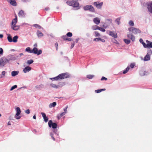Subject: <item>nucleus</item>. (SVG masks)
Masks as SVG:
<instances>
[{"label":"nucleus","instance_id":"nucleus-1","mask_svg":"<svg viewBox=\"0 0 152 152\" xmlns=\"http://www.w3.org/2000/svg\"><path fill=\"white\" fill-rule=\"evenodd\" d=\"M79 0H72L71 1H67L66 3L69 5L72 6L74 7H77L79 5V3L78 2Z\"/></svg>","mask_w":152,"mask_h":152},{"label":"nucleus","instance_id":"nucleus-2","mask_svg":"<svg viewBox=\"0 0 152 152\" xmlns=\"http://www.w3.org/2000/svg\"><path fill=\"white\" fill-rule=\"evenodd\" d=\"M17 21V15H16L15 18L12 20L11 24V28L14 30H17L19 28V26L16 25Z\"/></svg>","mask_w":152,"mask_h":152},{"label":"nucleus","instance_id":"nucleus-3","mask_svg":"<svg viewBox=\"0 0 152 152\" xmlns=\"http://www.w3.org/2000/svg\"><path fill=\"white\" fill-rule=\"evenodd\" d=\"M128 30L130 31H132L134 34H139L141 33V31L138 28L134 27H131L128 28Z\"/></svg>","mask_w":152,"mask_h":152},{"label":"nucleus","instance_id":"nucleus-4","mask_svg":"<svg viewBox=\"0 0 152 152\" xmlns=\"http://www.w3.org/2000/svg\"><path fill=\"white\" fill-rule=\"evenodd\" d=\"M9 61L5 57L1 58L0 60V66H4Z\"/></svg>","mask_w":152,"mask_h":152},{"label":"nucleus","instance_id":"nucleus-5","mask_svg":"<svg viewBox=\"0 0 152 152\" xmlns=\"http://www.w3.org/2000/svg\"><path fill=\"white\" fill-rule=\"evenodd\" d=\"M59 76L60 80L68 78L70 77V75L67 73L60 74L59 75Z\"/></svg>","mask_w":152,"mask_h":152},{"label":"nucleus","instance_id":"nucleus-6","mask_svg":"<svg viewBox=\"0 0 152 152\" xmlns=\"http://www.w3.org/2000/svg\"><path fill=\"white\" fill-rule=\"evenodd\" d=\"M83 8L85 10H88L93 12H95L94 8L92 5H87L84 6Z\"/></svg>","mask_w":152,"mask_h":152},{"label":"nucleus","instance_id":"nucleus-7","mask_svg":"<svg viewBox=\"0 0 152 152\" xmlns=\"http://www.w3.org/2000/svg\"><path fill=\"white\" fill-rule=\"evenodd\" d=\"M16 114L15 116V118L17 119H19L21 118L20 116H19L21 113V111L20 108L18 107L16 109Z\"/></svg>","mask_w":152,"mask_h":152},{"label":"nucleus","instance_id":"nucleus-8","mask_svg":"<svg viewBox=\"0 0 152 152\" xmlns=\"http://www.w3.org/2000/svg\"><path fill=\"white\" fill-rule=\"evenodd\" d=\"M48 124L50 128L52 127L53 129L56 128L57 126V124L55 123H53L52 120H50L49 121Z\"/></svg>","mask_w":152,"mask_h":152},{"label":"nucleus","instance_id":"nucleus-9","mask_svg":"<svg viewBox=\"0 0 152 152\" xmlns=\"http://www.w3.org/2000/svg\"><path fill=\"white\" fill-rule=\"evenodd\" d=\"M32 53L35 54H37V55H39L42 53V51L41 50H39L38 51V49L36 47H34L32 50Z\"/></svg>","mask_w":152,"mask_h":152},{"label":"nucleus","instance_id":"nucleus-10","mask_svg":"<svg viewBox=\"0 0 152 152\" xmlns=\"http://www.w3.org/2000/svg\"><path fill=\"white\" fill-rule=\"evenodd\" d=\"M103 4L102 2L99 1L95 2L94 3V5L95 6L97 9H100L101 8Z\"/></svg>","mask_w":152,"mask_h":152},{"label":"nucleus","instance_id":"nucleus-11","mask_svg":"<svg viewBox=\"0 0 152 152\" xmlns=\"http://www.w3.org/2000/svg\"><path fill=\"white\" fill-rule=\"evenodd\" d=\"M60 83L61 84H60V85L61 86H60L58 85H56V84L53 83L50 84V85L53 88H59L60 87H61V86L65 85V83L64 82Z\"/></svg>","mask_w":152,"mask_h":152},{"label":"nucleus","instance_id":"nucleus-12","mask_svg":"<svg viewBox=\"0 0 152 152\" xmlns=\"http://www.w3.org/2000/svg\"><path fill=\"white\" fill-rule=\"evenodd\" d=\"M108 34L112 37L114 38H117V35L116 33L114 31H109Z\"/></svg>","mask_w":152,"mask_h":152},{"label":"nucleus","instance_id":"nucleus-13","mask_svg":"<svg viewBox=\"0 0 152 152\" xmlns=\"http://www.w3.org/2000/svg\"><path fill=\"white\" fill-rule=\"evenodd\" d=\"M147 5L149 11L152 14V3L151 2L148 3Z\"/></svg>","mask_w":152,"mask_h":152},{"label":"nucleus","instance_id":"nucleus-14","mask_svg":"<svg viewBox=\"0 0 152 152\" xmlns=\"http://www.w3.org/2000/svg\"><path fill=\"white\" fill-rule=\"evenodd\" d=\"M127 37L131 39L132 41L134 42L135 40V37L132 34H127Z\"/></svg>","mask_w":152,"mask_h":152},{"label":"nucleus","instance_id":"nucleus-15","mask_svg":"<svg viewBox=\"0 0 152 152\" xmlns=\"http://www.w3.org/2000/svg\"><path fill=\"white\" fill-rule=\"evenodd\" d=\"M7 1L10 4L13 6H16L17 5L16 2L15 0H7Z\"/></svg>","mask_w":152,"mask_h":152},{"label":"nucleus","instance_id":"nucleus-16","mask_svg":"<svg viewBox=\"0 0 152 152\" xmlns=\"http://www.w3.org/2000/svg\"><path fill=\"white\" fill-rule=\"evenodd\" d=\"M93 21L96 25H98L100 23V20L97 17L94 18Z\"/></svg>","mask_w":152,"mask_h":152},{"label":"nucleus","instance_id":"nucleus-17","mask_svg":"<svg viewBox=\"0 0 152 152\" xmlns=\"http://www.w3.org/2000/svg\"><path fill=\"white\" fill-rule=\"evenodd\" d=\"M31 69V68L29 66H27L24 69H23V72L26 73L27 72H28L30 71Z\"/></svg>","mask_w":152,"mask_h":152},{"label":"nucleus","instance_id":"nucleus-18","mask_svg":"<svg viewBox=\"0 0 152 152\" xmlns=\"http://www.w3.org/2000/svg\"><path fill=\"white\" fill-rule=\"evenodd\" d=\"M24 12L22 10H20L18 13V15L20 17H23L25 16Z\"/></svg>","mask_w":152,"mask_h":152},{"label":"nucleus","instance_id":"nucleus-19","mask_svg":"<svg viewBox=\"0 0 152 152\" xmlns=\"http://www.w3.org/2000/svg\"><path fill=\"white\" fill-rule=\"evenodd\" d=\"M150 56L148 53H147L146 56L144 57V60L145 61H147L150 60Z\"/></svg>","mask_w":152,"mask_h":152},{"label":"nucleus","instance_id":"nucleus-20","mask_svg":"<svg viewBox=\"0 0 152 152\" xmlns=\"http://www.w3.org/2000/svg\"><path fill=\"white\" fill-rule=\"evenodd\" d=\"M145 48H152V43L151 42L149 43H147V44H145V45L144 47Z\"/></svg>","mask_w":152,"mask_h":152},{"label":"nucleus","instance_id":"nucleus-21","mask_svg":"<svg viewBox=\"0 0 152 152\" xmlns=\"http://www.w3.org/2000/svg\"><path fill=\"white\" fill-rule=\"evenodd\" d=\"M18 73V71H13L11 72V75L12 76L14 77L17 75Z\"/></svg>","mask_w":152,"mask_h":152},{"label":"nucleus","instance_id":"nucleus-22","mask_svg":"<svg viewBox=\"0 0 152 152\" xmlns=\"http://www.w3.org/2000/svg\"><path fill=\"white\" fill-rule=\"evenodd\" d=\"M147 72L143 70H141L140 71V74L141 76H144V75H147Z\"/></svg>","mask_w":152,"mask_h":152},{"label":"nucleus","instance_id":"nucleus-23","mask_svg":"<svg viewBox=\"0 0 152 152\" xmlns=\"http://www.w3.org/2000/svg\"><path fill=\"white\" fill-rule=\"evenodd\" d=\"M50 79L52 80H57L60 79L59 77V75L54 77L53 78H50Z\"/></svg>","mask_w":152,"mask_h":152},{"label":"nucleus","instance_id":"nucleus-24","mask_svg":"<svg viewBox=\"0 0 152 152\" xmlns=\"http://www.w3.org/2000/svg\"><path fill=\"white\" fill-rule=\"evenodd\" d=\"M18 37L17 36H15L13 38L12 40V42H17V39H18Z\"/></svg>","mask_w":152,"mask_h":152},{"label":"nucleus","instance_id":"nucleus-25","mask_svg":"<svg viewBox=\"0 0 152 152\" xmlns=\"http://www.w3.org/2000/svg\"><path fill=\"white\" fill-rule=\"evenodd\" d=\"M99 26L97 25L93 26L91 27V28L93 30L99 29Z\"/></svg>","mask_w":152,"mask_h":152},{"label":"nucleus","instance_id":"nucleus-26","mask_svg":"<svg viewBox=\"0 0 152 152\" xmlns=\"http://www.w3.org/2000/svg\"><path fill=\"white\" fill-rule=\"evenodd\" d=\"M7 38L9 42H12V37L10 34H8V36L7 37Z\"/></svg>","mask_w":152,"mask_h":152},{"label":"nucleus","instance_id":"nucleus-27","mask_svg":"<svg viewBox=\"0 0 152 152\" xmlns=\"http://www.w3.org/2000/svg\"><path fill=\"white\" fill-rule=\"evenodd\" d=\"M66 113H65V112H63L62 113H61L59 115H58L57 116V118L58 119H59L60 118L62 117V116L64 115H65Z\"/></svg>","mask_w":152,"mask_h":152},{"label":"nucleus","instance_id":"nucleus-28","mask_svg":"<svg viewBox=\"0 0 152 152\" xmlns=\"http://www.w3.org/2000/svg\"><path fill=\"white\" fill-rule=\"evenodd\" d=\"M56 104V102H54L52 103H50L49 105V107H50L51 108L55 106Z\"/></svg>","mask_w":152,"mask_h":152},{"label":"nucleus","instance_id":"nucleus-29","mask_svg":"<svg viewBox=\"0 0 152 152\" xmlns=\"http://www.w3.org/2000/svg\"><path fill=\"white\" fill-rule=\"evenodd\" d=\"M25 51L26 52H28L29 53H32V50L31 49V48L30 47L27 48L25 50Z\"/></svg>","mask_w":152,"mask_h":152},{"label":"nucleus","instance_id":"nucleus-30","mask_svg":"<svg viewBox=\"0 0 152 152\" xmlns=\"http://www.w3.org/2000/svg\"><path fill=\"white\" fill-rule=\"evenodd\" d=\"M105 90V88L102 89H99V90H96L95 91V92L96 93H99L101 92H102V91H104Z\"/></svg>","mask_w":152,"mask_h":152},{"label":"nucleus","instance_id":"nucleus-31","mask_svg":"<svg viewBox=\"0 0 152 152\" xmlns=\"http://www.w3.org/2000/svg\"><path fill=\"white\" fill-rule=\"evenodd\" d=\"M129 66H127V67L126 68V69L123 72V73L125 74L126 73L128 72V71L129 70Z\"/></svg>","mask_w":152,"mask_h":152},{"label":"nucleus","instance_id":"nucleus-32","mask_svg":"<svg viewBox=\"0 0 152 152\" xmlns=\"http://www.w3.org/2000/svg\"><path fill=\"white\" fill-rule=\"evenodd\" d=\"M124 42L126 44H129L130 42V40L129 39H124Z\"/></svg>","mask_w":152,"mask_h":152},{"label":"nucleus","instance_id":"nucleus-33","mask_svg":"<svg viewBox=\"0 0 152 152\" xmlns=\"http://www.w3.org/2000/svg\"><path fill=\"white\" fill-rule=\"evenodd\" d=\"M37 35L38 37H42L43 36V34L39 31L37 32Z\"/></svg>","mask_w":152,"mask_h":152},{"label":"nucleus","instance_id":"nucleus-34","mask_svg":"<svg viewBox=\"0 0 152 152\" xmlns=\"http://www.w3.org/2000/svg\"><path fill=\"white\" fill-rule=\"evenodd\" d=\"M94 77L93 75H89L87 76V77L89 79H92Z\"/></svg>","mask_w":152,"mask_h":152},{"label":"nucleus","instance_id":"nucleus-35","mask_svg":"<svg viewBox=\"0 0 152 152\" xmlns=\"http://www.w3.org/2000/svg\"><path fill=\"white\" fill-rule=\"evenodd\" d=\"M139 41L140 43H142V44L143 47H144V46L145 45V43L144 42L143 40L142 39L140 38V39Z\"/></svg>","mask_w":152,"mask_h":152},{"label":"nucleus","instance_id":"nucleus-36","mask_svg":"<svg viewBox=\"0 0 152 152\" xmlns=\"http://www.w3.org/2000/svg\"><path fill=\"white\" fill-rule=\"evenodd\" d=\"M34 61L33 60H28L27 62V64L28 65H30L33 63Z\"/></svg>","mask_w":152,"mask_h":152},{"label":"nucleus","instance_id":"nucleus-37","mask_svg":"<svg viewBox=\"0 0 152 152\" xmlns=\"http://www.w3.org/2000/svg\"><path fill=\"white\" fill-rule=\"evenodd\" d=\"M43 86V85L42 84H41L39 86H35V87L37 88H42Z\"/></svg>","mask_w":152,"mask_h":152},{"label":"nucleus","instance_id":"nucleus-38","mask_svg":"<svg viewBox=\"0 0 152 152\" xmlns=\"http://www.w3.org/2000/svg\"><path fill=\"white\" fill-rule=\"evenodd\" d=\"M72 33L70 32H69L67 33L66 34V36L67 37H71L72 36Z\"/></svg>","mask_w":152,"mask_h":152},{"label":"nucleus","instance_id":"nucleus-39","mask_svg":"<svg viewBox=\"0 0 152 152\" xmlns=\"http://www.w3.org/2000/svg\"><path fill=\"white\" fill-rule=\"evenodd\" d=\"M17 86L16 85H15L12 86L10 89V91H11L13 90V89H15L17 88Z\"/></svg>","mask_w":152,"mask_h":152},{"label":"nucleus","instance_id":"nucleus-40","mask_svg":"<svg viewBox=\"0 0 152 152\" xmlns=\"http://www.w3.org/2000/svg\"><path fill=\"white\" fill-rule=\"evenodd\" d=\"M120 18H117L115 20L116 22L117 23V24L119 25L120 23Z\"/></svg>","mask_w":152,"mask_h":152},{"label":"nucleus","instance_id":"nucleus-41","mask_svg":"<svg viewBox=\"0 0 152 152\" xmlns=\"http://www.w3.org/2000/svg\"><path fill=\"white\" fill-rule=\"evenodd\" d=\"M129 24L130 26H134V23L133 21L130 20L129 22Z\"/></svg>","mask_w":152,"mask_h":152},{"label":"nucleus","instance_id":"nucleus-42","mask_svg":"<svg viewBox=\"0 0 152 152\" xmlns=\"http://www.w3.org/2000/svg\"><path fill=\"white\" fill-rule=\"evenodd\" d=\"M50 135L51 136V137H52V138L53 140L54 141L55 140V138L53 137V133H50Z\"/></svg>","mask_w":152,"mask_h":152},{"label":"nucleus","instance_id":"nucleus-43","mask_svg":"<svg viewBox=\"0 0 152 152\" xmlns=\"http://www.w3.org/2000/svg\"><path fill=\"white\" fill-rule=\"evenodd\" d=\"M99 30H100V31H102V32H105V30L104 29L102 28L101 27H99Z\"/></svg>","mask_w":152,"mask_h":152},{"label":"nucleus","instance_id":"nucleus-44","mask_svg":"<svg viewBox=\"0 0 152 152\" xmlns=\"http://www.w3.org/2000/svg\"><path fill=\"white\" fill-rule=\"evenodd\" d=\"M101 40L102 39L100 38L99 37L95 38L94 40V41H98L99 40Z\"/></svg>","mask_w":152,"mask_h":152},{"label":"nucleus","instance_id":"nucleus-45","mask_svg":"<svg viewBox=\"0 0 152 152\" xmlns=\"http://www.w3.org/2000/svg\"><path fill=\"white\" fill-rule=\"evenodd\" d=\"M43 119L44 121L46 122H47L48 120V118L47 117H46V116L44 117Z\"/></svg>","mask_w":152,"mask_h":152},{"label":"nucleus","instance_id":"nucleus-46","mask_svg":"<svg viewBox=\"0 0 152 152\" xmlns=\"http://www.w3.org/2000/svg\"><path fill=\"white\" fill-rule=\"evenodd\" d=\"M68 107V106H67L65 108H64V112H65V113H67V108Z\"/></svg>","mask_w":152,"mask_h":152},{"label":"nucleus","instance_id":"nucleus-47","mask_svg":"<svg viewBox=\"0 0 152 152\" xmlns=\"http://www.w3.org/2000/svg\"><path fill=\"white\" fill-rule=\"evenodd\" d=\"M3 50L1 48H0V56L1 55H2L3 54Z\"/></svg>","mask_w":152,"mask_h":152},{"label":"nucleus","instance_id":"nucleus-48","mask_svg":"<svg viewBox=\"0 0 152 152\" xmlns=\"http://www.w3.org/2000/svg\"><path fill=\"white\" fill-rule=\"evenodd\" d=\"M62 38L64 40H66V39H67V36L66 35H64L62 37Z\"/></svg>","mask_w":152,"mask_h":152},{"label":"nucleus","instance_id":"nucleus-49","mask_svg":"<svg viewBox=\"0 0 152 152\" xmlns=\"http://www.w3.org/2000/svg\"><path fill=\"white\" fill-rule=\"evenodd\" d=\"M147 53H148V54L149 55L152 54V50H151L150 49L148 50Z\"/></svg>","mask_w":152,"mask_h":152},{"label":"nucleus","instance_id":"nucleus-50","mask_svg":"<svg viewBox=\"0 0 152 152\" xmlns=\"http://www.w3.org/2000/svg\"><path fill=\"white\" fill-rule=\"evenodd\" d=\"M95 34L96 36V37H99L100 36V34L97 31H95Z\"/></svg>","mask_w":152,"mask_h":152},{"label":"nucleus","instance_id":"nucleus-51","mask_svg":"<svg viewBox=\"0 0 152 152\" xmlns=\"http://www.w3.org/2000/svg\"><path fill=\"white\" fill-rule=\"evenodd\" d=\"M25 113L27 114H29L30 113V110L29 109H28L25 111Z\"/></svg>","mask_w":152,"mask_h":152},{"label":"nucleus","instance_id":"nucleus-52","mask_svg":"<svg viewBox=\"0 0 152 152\" xmlns=\"http://www.w3.org/2000/svg\"><path fill=\"white\" fill-rule=\"evenodd\" d=\"M135 64L134 63H131L130 65V66L132 68H133Z\"/></svg>","mask_w":152,"mask_h":152},{"label":"nucleus","instance_id":"nucleus-53","mask_svg":"<svg viewBox=\"0 0 152 152\" xmlns=\"http://www.w3.org/2000/svg\"><path fill=\"white\" fill-rule=\"evenodd\" d=\"M55 46L56 47V50H58V44L57 42H56L55 44Z\"/></svg>","mask_w":152,"mask_h":152},{"label":"nucleus","instance_id":"nucleus-54","mask_svg":"<svg viewBox=\"0 0 152 152\" xmlns=\"http://www.w3.org/2000/svg\"><path fill=\"white\" fill-rule=\"evenodd\" d=\"M41 114L43 118H44V117H45L46 116L45 113H42Z\"/></svg>","mask_w":152,"mask_h":152},{"label":"nucleus","instance_id":"nucleus-55","mask_svg":"<svg viewBox=\"0 0 152 152\" xmlns=\"http://www.w3.org/2000/svg\"><path fill=\"white\" fill-rule=\"evenodd\" d=\"M107 78H106V77H102V78L101 79V80H107Z\"/></svg>","mask_w":152,"mask_h":152},{"label":"nucleus","instance_id":"nucleus-56","mask_svg":"<svg viewBox=\"0 0 152 152\" xmlns=\"http://www.w3.org/2000/svg\"><path fill=\"white\" fill-rule=\"evenodd\" d=\"M74 45H75V43H74V42H73V43H72L71 44V49L72 48H73V47H74Z\"/></svg>","mask_w":152,"mask_h":152},{"label":"nucleus","instance_id":"nucleus-57","mask_svg":"<svg viewBox=\"0 0 152 152\" xmlns=\"http://www.w3.org/2000/svg\"><path fill=\"white\" fill-rule=\"evenodd\" d=\"M66 39V40H67V41H71L72 40V39L71 38H67V39Z\"/></svg>","mask_w":152,"mask_h":152},{"label":"nucleus","instance_id":"nucleus-58","mask_svg":"<svg viewBox=\"0 0 152 152\" xmlns=\"http://www.w3.org/2000/svg\"><path fill=\"white\" fill-rule=\"evenodd\" d=\"M5 74V71H3L2 72V74L3 75H4Z\"/></svg>","mask_w":152,"mask_h":152},{"label":"nucleus","instance_id":"nucleus-59","mask_svg":"<svg viewBox=\"0 0 152 152\" xmlns=\"http://www.w3.org/2000/svg\"><path fill=\"white\" fill-rule=\"evenodd\" d=\"M50 9L49 8V7H46L45 8V10L46 11H48V10H49Z\"/></svg>","mask_w":152,"mask_h":152},{"label":"nucleus","instance_id":"nucleus-60","mask_svg":"<svg viewBox=\"0 0 152 152\" xmlns=\"http://www.w3.org/2000/svg\"><path fill=\"white\" fill-rule=\"evenodd\" d=\"M34 47L37 48V44H35L34 45Z\"/></svg>","mask_w":152,"mask_h":152},{"label":"nucleus","instance_id":"nucleus-61","mask_svg":"<svg viewBox=\"0 0 152 152\" xmlns=\"http://www.w3.org/2000/svg\"><path fill=\"white\" fill-rule=\"evenodd\" d=\"M33 118L34 119H36V117L35 115H34L33 116Z\"/></svg>","mask_w":152,"mask_h":152},{"label":"nucleus","instance_id":"nucleus-62","mask_svg":"<svg viewBox=\"0 0 152 152\" xmlns=\"http://www.w3.org/2000/svg\"><path fill=\"white\" fill-rule=\"evenodd\" d=\"M3 35L2 34H0V38H2L3 37Z\"/></svg>","mask_w":152,"mask_h":152},{"label":"nucleus","instance_id":"nucleus-63","mask_svg":"<svg viewBox=\"0 0 152 152\" xmlns=\"http://www.w3.org/2000/svg\"><path fill=\"white\" fill-rule=\"evenodd\" d=\"M23 55V53H20L19 54V55L20 56H21Z\"/></svg>","mask_w":152,"mask_h":152},{"label":"nucleus","instance_id":"nucleus-64","mask_svg":"<svg viewBox=\"0 0 152 152\" xmlns=\"http://www.w3.org/2000/svg\"><path fill=\"white\" fill-rule=\"evenodd\" d=\"M7 124L8 125H11V123H10V121H9L8 123Z\"/></svg>","mask_w":152,"mask_h":152}]
</instances>
